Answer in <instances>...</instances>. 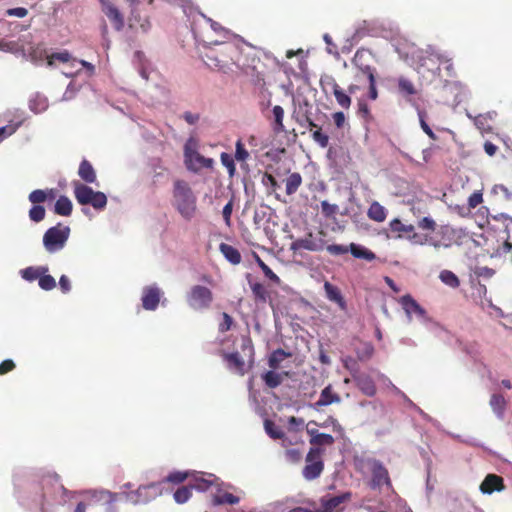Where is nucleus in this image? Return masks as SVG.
Here are the masks:
<instances>
[{"mask_svg": "<svg viewBox=\"0 0 512 512\" xmlns=\"http://www.w3.org/2000/svg\"><path fill=\"white\" fill-rule=\"evenodd\" d=\"M251 50L252 46L226 30V52L230 60L249 78L253 85L262 89L265 85L264 75L258 71L256 65V63H260V60L251 55Z\"/></svg>", "mask_w": 512, "mask_h": 512, "instance_id": "f257e3e1", "label": "nucleus"}, {"mask_svg": "<svg viewBox=\"0 0 512 512\" xmlns=\"http://www.w3.org/2000/svg\"><path fill=\"white\" fill-rule=\"evenodd\" d=\"M193 35L195 40L202 44L201 55L205 64L211 70L220 71L223 68L222 57L224 53L221 49L223 42L212 39V37L198 30L197 27H193Z\"/></svg>", "mask_w": 512, "mask_h": 512, "instance_id": "f03ea898", "label": "nucleus"}, {"mask_svg": "<svg viewBox=\"0 0 512 512\" xmlns=\"http://www.w3.org/2000/svg\"><path fill=\"white\" fill-rule=\"evenodd\" d=\"M173 206L186 220H190L196 213V197L190 186L183 180L174 182Z\"/></svg>", "mask_w": 512, "mask_h": 512, "instance_id": "7ed1b4c3", "label": "nucleus"}, {"mask_svg": "<svg viewBox=\"0 0 512 512\" xmlns=\"http://www.w3.org/2000/svg\"><path fill=\"white\" fill-rule=\"evenodd\" d=\"M292 357V353L289 351H285L282 348L275 349L268 356V366L270 370L264 372L261 375L264 384L269 389H275L282 384L285 377L289 375L288 372H278L277 370L281 368L282 362L286 358Z\"/></svg>", "mask_w": 512, "mask_h": 512, "instance_id": "20e7f679", "label": "nucleus"}, {"mask_svg": "<svg viewBox=\"0 0 512 512\" xmlns=\"http://www.w3.org/2000/svg\"><path fill=\"white\" fill-rule=\"evenodd\" d=\"M254 363V348L252 345L243 344L240 351L226 354L228 369L240 376L247 373Z\"/></svg>", "mask_w": 512, "mask_h": 512, "instance_id": "39448f33", "label": "nucleus"}, {"mask_svg": "<svg viewBox=\"0 0 512 512\" xmlns=\"http://www.w3.org/2000/svg\"><path fill=\"white\" fill-rule=\"evenodd\" d=\"M74 196L81 205H91L96 210H102L107 205V197L103 192L94 191L91 187L78 181L73 182Z\"/></svg>", "mask_w": 512, "mask_h": 512, "instance_id": "423d86ee", "label": "nucleus"}, {"mask_svg": "<svg viewBox=\"0 0 512 512\" xmlns=\"http://www.w3.org/2000/svg\"><path fill=\"white\" fill-rule=\"evenodd\" d=\"M70 235V228L66 225L58 223L56 226L49 228L43 236V244L45 249L50 252H56L62 249Z\"/></svg>", "mask_w": 512, "mask_h": 512, "instance_id": "0eeeda50", "label": "nucleus"}, {"mask_svg": "<svg viewBox=\"0 0 512 512\" xmlns=\"http://www.w3.org/2000/svg\"><path fill=\"white\" fill-rule=\"evenodd\" d=\"M162 493V482H154L148 485H141L138 489L125 493V499L134 505L145 504L162 495Z\"/></svg>", "mask_w": 512, "mask_h": 512, "instance_id": "6e6552de", "label": "nucleus"}, {"mask_svg": "<svg viewBox=\"0 0 512 512\" xmlns=\"http://www.w3.org/2000/svg\"><path fill=\"white\" fill-rule=\"evenodd\" d=\"M198 142L195 138L190 137L184 146L185 164L188 169L198 171L202 168L212 166L213 160L205 158L197 152Z\"/></svg>", "mask_w": 512, "mask_h": 512, "instance_id": "1a4fd4ad", "label": "nucleus"}, {"mask_svg": "<svg viewBox=\"0 0 512 512\" xmlns=\"http://www.w3.org/2000/svg\"><path fill=\"white\" fill-rule=\"evenodd\" d=\"M324 450L319 447H311L306 455V465L302 470L303 477L308 480L318 478L324 470V462L322 456Z\"/></svg>", "mask_w": 512, "mask_h": 512, "instance_id": "9d476101", "label": "nucleus"}, {"mask_svg": "<svg viewBox=\"0 0 512 512\" xmlns=\"http://www.w3.org/2000/svg\"><path fill=\"white\" fill-rule=\"evenodd\" d=\"M396 81L398 94L416 110L421 109V90L415 86L414 82L404 76L398 77Z\"/></svg>", "mask_w": 512, "mask_h": 512, "instance_id": "9b49d317", "label": "nucleus"}, {"mask_svg": "<svg viewBox=\"0 0 512 512\" xmlns=\"http://www.w3.org/2000/svg\"><path fill=\"white\" fill-rule=\"evenodd\" d=\"M369 465L371 471L370 488L380 490L382 486H386L387 489L393 491L392 481L387 468L376 459L369 460Z\"/></svg>", "mask_w": 512, "mask_h": 512, "instance_id": "f8f14e48", "label": "nucleus"}, {"mask_svg": "<svg viewBox=\"0 0 512 512\" xmlns=\"http://www.w3.org/2000/svg\"><path fill=\"white\" fill-rule=\"evenodd\" d=\"M389 229L396 233L395 238H406L413 244L424 245L427 242V236H420L415 232L412 224H404L399 218H394L389 222Z\"/></svg>", "mask_w": 512, "mask_h": 512, "instance_id": "ddd939ff", "label": "nucleus"}, {"mask_svg": "<svg viewBox=\"0 0 512 512\" xmlns=\"http://www.w3.org/2000/svg\"><path fill=\"white\" fill-rule=\"evenodd\" d=\"M325 93H331L336 99L338 105L344 109L351 106V97L339 86L332 76H326L320 81Z\"/></svg>", "mask_w": 512, "mask_h": 512, "instance_id": "4468645a", "label": "nucleus"}, {"mask_svg": "<svg viewBox=\"0 0 512 512\" xmlns=\"http://www.w3.org/2000/svg\"><path fill=\"white\" fill-rule=\"evenodd\" d=\"M212 301L211 291L200 285L192 287L187 302L193 309H203L209 306Z\"/></svg>", "mask_w": 512, "mask_h": 512, "instance_id": "2eb2a0df", "label": "nucleus"}, {"mask_svg": "<svg viewBox=\"0 0 512 512\" xmlns=\"http://www.w3.org/2000/svg\"><path fill=\"white\" fill-rule=\"evenodd\" d=\"M189 485L191 489L201 492L209 491L213 488L218 489V478L213 474H204L201 472H194L190 475Z\"/></svg>", "mask_w": 512, "mask_h": 512, "instance_id": "dca6fc26", "label": "nucleus"}, {"mask_svg": "<svg viewBox=\"0 0 512 512\" xmlns=\"http://www.w3.org/2000/svg\"><path fill=\"white\" fill-rule=\"evenodd\" d=\"M101 10L111 21L116 31L124 28V17L119 9L110 0H99Z\"/></svg>", "mask_w": 512, "mask_h": 512, "instance_id": "f3484780", "label": "nucleus"}, {"mask_svg": "<svg viewBox=\"0 0 512 512\" xmlns=\"http://www.w3.org/2000/svg\"><path fill=\"white\" fill-rule=\"evenodd\" d=\"M372 59V53L366 49H359L356 51L353 64L369 79L375 77V68L370 65Z\"/></svg>", "mask_w": 512, "mask_h": 512, "instance_id": "a211bd4d", "label": "nucleus"}, {"mask_svg": "<svg viewBox=\"0 0 512 512\" xmlns=\"http://www.w3.org/2000/svg\"><path fill=\"white\" fill-rule=\"evenodd\" d=\"M193 27H197L198 30L202 31L206 35L211 37V32L221 33L223 28L220 24L213 22L211 19L207 18L202 13H196L193 16L191 22V31L193 32Z\"/></svg>", "mask_w": 512, "mask_h": 512, "instance_id": "6ab92c4d", "label": "nucleus"}, {"mask_svg": "<svg viewBox=\"0 0 512 512\" xmlns=\"http://www.w3.org/2000/svg\"><path fill=\"white\" fill-rule=\"evenodd\" d=\"M162 291L155 285L147 286L142 292V306L145 310H155L160 302Z\"/></svg>", "mask_w": 512, "mask_h": 512, "instance_id": "aec40b11", "label": "nucleus"}, {"mask_svg": "<svg viewBox=\"0 0 512 512\" xmlns=\"http://www.w3.org/2000/svg\"><path fill=\"white\" fill-rule=\"evenodd\" d=\"M353 380L357 388L366 396L373 397L376 392V385L372 377L365 373L354 372Z\"/></svg>", "mask_w": 512, "mask_h": 512, "instance_id": "412c9836", "label": "nucleus"}, {"mask_svg": "<svg viewBox=\"0 0 512 512\" xmlns=\"http://www.w3.org/2000/svg\"><path fill=\"white\" fill-rule=\"evenodd\" d=\"M399 303L409 318L412 314H416L422 319L426 318V310L410 294L402 296L399 299Z\"/></svg>", "mask_w": 512, "mask_h": 512, "instance_id": "4be33fe9", "label": "nucleus"}, {"mask_svg": "<svg viewBox=\"0 0 512 512\" xmlns=\"http://www.w3.org/2000/svg\"><path fill=\"white\" fill-rule=\"evenodd\" d=\"M505 489L504 480L497 474H488L480 484V491L483 494L501 492Z\"/></svg>", "mask_w": 512, "mask_h": 512, "instance_id": "5701e85b", "label": "nucleus"}, {"mask_svg": "<svg viewBox=\"0 0 512 512\" xmlns=\"http://www.w3.org/2000/svg\"><path fill=\"white\" fill-rule=\"evenodd\" d=\"M341 397L333 390L331 384L327 385L320 393L319 399L314 403V408L319 410L321 407L331 405L333 403H340Z\"/></svg>", "mask_w": 512, "mask_h": 512, "instance_id": "b1692460", "label": "nucleus"}, {"mask_svg": "<svg viewBox=\"0 0 512 512\" xmlns=\"http://www.w3.org/2000/svg\"><path fill=\"white\" fill-rule=\"evenodd\" d=\"M324 290H325V294H326V297L328 300L336 303L341 310L346 309V302L344 300V297L341 294L340 289L337 286L326 281L324 283Z\"/></svg>", "mask_w": 512, "mask_h": 512, "instance_id": "393cba45", "label": "nucleus"}, {"mask_svg": "<svg viewBox=\"0 0 512 512\" xmlns=\"http://www.w3.org/2000/svg\"><path fill=\"white\" fill-rule=\"evenodd\" d=\"M351 493L346 492L338 496L330 497V498H322L321 506L324 512H333L336 510L342 503L350 500Z\"/></svg>", "mask_w": 512, "mask_h": 512, "instance_id": "a878e982", "label": "nucleus"}, {"mask_svg": "<svg viewBox=\"0 0 512 512\" xmlns=\"http://www.w3.org/2000/svg\"><path fill=\"white\" fill-rule=\"evenodd\" d=\"M293 249H304L308 251H320L323 249V242L316 241L313 239L312 234H309L305 238L296 240L293 243Z\"/></svg>", "mask_w": 512, "mask_h": 512, "instance_id": "bb28decb", "label": "nucleus"}, {"mask_svg": "<svg viewBox=\"0 0 512 512\" xmlns=\"http://www.w3.org/2000/svg\"><path fill=\"white\" fill-rule=\"evenodd\" d=\"M78 175L86 183H95L97 179L95 169L93 168L92 164L86 159H83L80 162Z\"/></svg>", "mask_w": 512, "mask_h": 512, "instance_id": "cd10ccee", "label": "nucleus"}, {"mask_svg": "<svg viewBox=\"0 0 512 512\" xmlns=\"http://www.w3.org/2000/svg\"><path fill=\"white\" fill-rule=\"evenodd\" d=\"M367 216L369 219L381 223L387 217V210L378 201H373L368 208Z\"/></svg>", "mask_w": 512, "mask_h": 512, "instance_id": "c85d7f7f", "label": "nucleus"}, {"mask_svg": "<svg viewBox=\"0 0 512 512\" xmlns=\"http://www.w3.org/2000/svg\"><path fill=\"white\" fill-rule=\"evenodd\" d=\"M264 427L266 433L272 438V439H282V445L284 447H287L291 442H288L285 438V434L281 428L276 426V424L269 419H266L264 422Z\"/></svg>", "mask_w": 512, "mask_h": 512, "instance_id": "c756f323", "label": "nucleus"}, {"mask_svg": "<svg viewBox=\"0 0 512 512\" xmlns=\"http://www.w3.org/2000/svg\"><path fill=\"white\" fill-rule=\"evenodd\" d=\"M250 288L256 302L266 303L270 298L267 287L260 282L250 283Z\"/></svg>", "mask_w": 512, "mask_h": 512, "instance_id": "7c9ffc66", "label": "nucleus"}, {"mask_svg": "<svg viewBox=\"0 0 512 512\" xmlns=\"http://www.w3.org/2000/svg\"><path fill=\"white\" fill-rule=\"evenodd\" d=\"M130 26L139 25L140 29L146 33L151 28V23L148 18H142L137 10V6L131 8Z\"/></svg>", "mask_w": 512, "mask_h": 512, "instance_id": "2f4dec72", "label": "nucleus"}, {"mask_svg": "<svg viewBox=\"0 0 512 512\" xmlns=\"http://www.w3.org/2000/svg\"><path fill=\"white\" fill-rule=\"evenodd\" d=\"M302 184V176L298 172L291 173L285 179V188L287 195H293L297 192Z\"/></svg>", "mask_w": 512, "mask_h": 512, "instance_id": "473e14b6", "label": "nucleus"}, {"mask_svg": "<svg viewBox=\"0 0 512 512\" xmlns=\"http://www.w3.org/2000/svg\"><path fill=\"white\" fill-rule=\"evenodd\" d=\"M72 202L66 196H60L54 206V211L56 214L61 216H69L72 213Z\"/></svg>", "mask_w": 512, "mask_h": 512, "instance_id": "72a5a7b5", "label": "nucleus"}, {"mask_svg": "<svg viewBox=\"0 0 512 512\" xmlns=\"http://www.w3.org/2000/svg\"><path fill=\"white\" fill-rule=\"evenodd\" d=\"M490 406L494 413L502 417L507 406V401L503 395L495 393L490 398Z\"/></svg>", "mask_w": 512, "mask_h": 512, "instance_id": "f704fd0d", "label": "nucleus"}, {"mask_svg": "<svg viewBox=\"0 0 512 512\" xmlns=\"http://www.w3.org/2000/svg\"><path fill=\"white\" fill-rule=\"evenodd\" d=\"M350 252L355 258L365 259L367 261H373L376 258L374 252L354 243L350 244Z\"/></svg>", "mask_w": 512, "mask_h": 512, "instance_id": "c9c22d12", "label": "nucleus"}, {"mask_svg": "<svg viewBox=\"0 0 512 512\" xmlns=\"http://www.w3.org/2000/svg\"><path fill=\"white\" fill-rule=\"evenodd\" d=\"M190 472L173 471L167 475L161 482L162 485L165 483L180 484L185 480L190 479Z\"/></svg>", "mask_w": 512, "mask_h": 512, "instance_id": "e433bc0d", "label": "nucleus"}, {"mask_svg": "<svg viewBox=\"0 0 512 512\" xmlns=\"http://www.w3.org/2000/svg\"><path fill=\"white\" fill-rule=\"evenodd\" d=\"M192 496V489L190 485L179 487L173 494V498L176 503L184 504L186 503Z\"/></svg>", "mask_w": 512, "mask_h": 512, "instance_id": "4c0bfd02", "label": "nucleus"}, {"mask_svg": "<svg viewBox=\"0 0 512 512\" xmlns=\"http://www.w3.org/2000/svg\"><path fill=\"white\" fill-rule=\"evenodd\" d=\"M440 280L451 288H458L460 285L457 275L450 270H443L439 275Z\"/></svg>", "mask_w": 512, "mask_h": 512, "instance_id": "58836bf2", "label": "nucleus"}, {"mask_svg": "<svg viewBox=\"0 0 512 512\" xmlns=\"http://www.w3.org/2000/svg\"><path fill=\"white\" fill-rule=\"evenodd\" d=\"M47 270L48 269L46 267H28L21 271V275L27 281H34L39 279L40 275L46 273Z\"/></svg>", "mask_w": 512, "mask_h": 512, "instance_id": "ea45409f", "label": "nucleus"}, {"mask_svg": "<svg viewBox=\"0 0 512 512\" xmlns=\"http://www.w3.org/2000/svg\"><path fill=\"white\" fill-rule=\"evenodd\" d=\"M273 116H274V126H273V129L275 132H281L284 130V125H283V118H284V109L279 106V105H276L273 107Z\"/></svg>", "mask_w": 512, "mask_h": 512, "instance_id": "a19ab883", "label": "nucleus"}, {"mask_svg": "<svg viewBox=\"0 0 512 512\" xmlns=\"http://www.w3.org/2000/svg\"><path fill=\"white\" fill-rule=\"evenodd\" d=\"M254 257L256 259L258 266L263 271L264 275L272 282L279 284L280 278L270 269V267L266 265L265 262L256 253H254Z\"/></svg>", "mask_w": 512, "mask_h": 512, "instance_id": "79ce46f5", "label": "nucleus"}, {"mask_svg": "<svg viewBox=\"0 0 512 512\" xmlns=\"http://www.w3.org/2000/svg\"><path fill=\"white\" fill-rule=\"evenodd\" d=\"M417 114L419 117L420 126H421L422 130L426 133V135L430 139L436 140L437 137H436L435 133L432 131V129L426 122L427 112L423 109H418Z\"/></svg>", "mask_w": 512, "mask_h": 512, "instance_id": "37998d69", "label": "nucleus"}, {"mask_svg": "<svg viewBox=\"0 0 512 512\" xmlns=\"http://www.w3.org/2000/svg\"><path fill=\"white\" fill-rule=\"evenodd\" d=\"M357 358L360 361L369 360L374 354V347L371 343H364L361 348L356 351Z\"/></svg>", "mask_w": 512, "mask_h": 512, "instance_id": "c03bdc74", "label": "nucleus"}, {"mask_svg": "<svg viewBox=\"0 0 512 512\" xmlns=\"http://www.w3.org/2000/svg\"><path fill=\"white\" fill-rule=\"evenodd\" d=\"M357 114L360 118H362L366 123H370L373 121V116L370 112V108L368 104L364 101L358 102V110Z\"/></svg>", "mask_w": 512, "mask_h": 512, "instance_id": "a18cd8bd", "label": "nucleus"}, {"mask_svg": "<svg viewBox=\"0 0 512 512\" xmlns=\"http://www.w3.org/2000/svg\"><path fill=\"white\" fill-rule=\"evenodd\" d=\"M225 257H226V260L229 261L233 265H237L241 262L240 252L236 248L229 246V245H226Z\"/></svg>", "mask_w": 512, "mask_h": 512, "instance_id": "49530a36", "label": "nucleus"}, {"mask_svg": "<svg viewBox=\"0 0 512 512\" xmlns=\"http://www.w3.org/2000/svg\"><path fill=\"white\" fill-rule=\"evenodd\" d=\"M417 226L423 231L433 233L436 230L437 224L433 218L423 217L417 222Z\"/></svg>", "mask_w": 512, "mask_h": 512, "instance_id": "de8ad7c7", "label": "nucleus"}, {"mask_svg": "<svg viewBox=\"0 0 512 512\" xmlns=\"http://www.w3.org/2000/svg\"><path fill=\"white\" fill-rule=\"evenodd\" d=\"M39 286L46 291L52 290L56 287V281L51 275L42 274L38 279Z\"/></svg>", "mask_w": 512, "mask_h": 512, "instance_id": "09e8293b", "label": "nucleus"}, {"mask_svg": "<svg viewBox=\"0 0 512 512\" xmlns=\"http://www.w3.org/2000/svg\"><path fill=\"white\" fill-rule=\"evenodd\" d=\"M335 442V439L332 435L321 433L317 439L313 442L312 447H319L322 448V446H331Z\"/></svg>", "mask_w": 512, "mask_h": 512, "instance_id": "8fccbe9b", "label": "nucleus"}, {"mask_svg": "<svg viewBox=\"0 0 512 512\" xmlns=\"http://www.w3.org/2000/svg\"><path fill=\"white\" fill-rule=\"evenodd\" d=\"M234 158L235 160L242 163H244L249 158V152L247 151V149L245 148L244 144L240 139L236 142V151L234 154Z\"/></svg>", "mask_w": 512, "mask_h": 512, "instance_id": "3c124183", "label": "nucleus"}, {"mask_svg": "<svg viewBox=\"0 0 512 512\" xmlns=\"http://www.w3.org/2000/svg\"><path fill=\"white\" fill-rule=\"evenodd\" d=\"M29 218L33 222H40L45 218V208L41 205H34L29 210Z\"/></svg>", "mask_w": 512, "mask_h": 512, "instance_id": "603ef678", "label": "nucleus"}, {"mask_svg": "<svg viewBox=\"0 0 512 512\" xmlns=\"http://www.w3.org/2000/svg\"><path fill=\"white\" fill-rule=\"evenodd\" d=\"M72 56L68 51L53 53L48 57V65H53L54 61L62 63L69 62Z\"/></svg>", "mask_w": 512, "mask_h": 512, "instance_id": "864d4df0", "label": "nucleus"}, {"mask_svg": "<svg viewBox=\"0 0 512 512\" xmlns=\"http://www.w3.org/2000/svg\"><path fill=\"white\" fill-rule=\"evenodd\" d=\"M48 193L44 190L37 189L29 194V201L33 204H39L46 201Z\"/></svg>", "mask_w": 512, "mask_h": 512, "instance_id": "5fc2aeb1", "label": "nucleus"}, {"mask_svg": "<svg viewBox=\"0 0 512 512\" xmlns=\"http://www.w3.org/2000/svg\"><path fill=\"white\" fill-rule=\"evenodd\" d=\"M326 249L331 255H344L350 251V246L331 244L328 245Z\"/></svg>", "mask_w": 512, "mask_h": 512, "instance_id": "6e6d98bb", "label": "nucleus"}, {"mask_svg": "<svg viewBox=\"0 0 512 512\" xmlns=\"http://www.w3.org/2000/svg\"><path fill=\"white\" fill-rule=\"evenodd\" d=\"M318 426H320V427L332 426L333 431L338 432V433L343 432V427L338 422V420L336 418H334L333 416H329L323 423L318 424Z\"/></svg>", "mask_w": 512, "mask_h": 512, "instance_id": "4d7b16f0", "label": "nucleus"}, {"mask_svg": "<svg viewBox=\"0 0 512 512\" xmlns=\"http://www.w3.org/2000/svg\"><path fill=\"white\" fill-rule=\"evenodd\" d=\"M285 457L290 463H298L302 459V452L296 448L287 449L285 452Z\"/></svg>", "mask_w": 512, "mask_h": 512, "instance_id": "13d9d810", "label": "nucleus"}, {"mask_svg": "<svg viewBox=\"0 0 512 512\" xmlns=\"http://www.w3.org/2000/svg\"><path fill=\"white\" fill-rule=\"evenodd\" d=\"M313 140L318 143L322 148L327 147L329 143L328 135L322 133L321 129L315 130L312 134Z\"/></svg>", "mask_w": 512, "mask_h": 512, "instance_id": "bf43d9fd", "label": "nucleus"}, {"mask_svg": "<svg viewBox=\"0 0 512 512\" xmlns=\"http://www.w3.org/2000/svg\"><path fill=\"white\" fill-rule=\"evenodd\" d=\"M483 202V195L480 191L473 192L468 198V206L471 209L476 208Z\"/></svg>", "mask_w": 512, "mask_h": 512, "instance_id": "052dcab7", "label": "nucleus"}, {"mask_svg": "<svg viewBox=\"0 0 512 512\" xmlns=\"http://www.w3.org/2000/svg\"><path fill=\"white\" fill-rule=\"evenodd\" d=\"M263 184L266 186H270L272 191L275 192L279 188V184L276 180V178L269 173H265L263 176Z\"/></svg>", "mask_w": 512, "mask_h": 512, "instance_id": "680f3d73", "label": "nucleus"}, {"mask_svg": "<svg viewBox=\"0 0 512 512\" xmlns=\"http://www.w3.org/2000/svg\"><path fill=\"white\" fill-rule=\"evenodd\" d=\"M368 81H369L368 97L371 100H376L378 98V90L376 87V78L370 77L368 79Z\"/></svg>", "mask_w": 512, "mask_h": 512, "instance_id": "e2e57ef3", "label": "nucleus"}, {"mask_svg": "<svg viewBox=\"0 0 512 512\" xmlns=\"http://www.w3.org/2000/svg\"><path fill=\"white\" fill-rule=\"evenodd\" d=\"M16 367L15 363L11 359H6L0 363V375H4L11 372Z\"/></svg>", "mask_w": 512, "mask_h": 512, "instance_id": "0e129e2a", "label": "nucleus"}, {"mask_svg": "<svg viewBox=\"0 0 512 512\" xmlns=\"http://www.w3.org/2000/svg\"><path fill=\"white\" fill-rule=\"evenodd\" d=\"M442 234L443 236H449V238L451 237H455L457 239L461 238V234H462V231L461 230H457L453 227H450V226H443L442 227Z\"/></svg>", "mask_w": 512, "mask_h": 512, "instance_id": "69168bd1", "label": "nucleus"}, {"mask_svg": "<svg viewBox=\"0 0 512 512\" xmlns=\"http://www.w3.org/2000/svg\"><path fill=\"white\" fill-rule=\"evenodd\" d=\"M494 270L489 267H477L475 269V275L477 277L491 278L494 275Z\"/></svg>", "mask_w": 512, "mask_h": 512, "instance_id": "338daca9", "label": "nucleus"}, {"mask_svg": "<svg viewBox=\"0 0 512 512\" xmlns=\"http://www.w3.org/2000/svg\"><path fill=\"white\" fill-rule=\"evenodd\" d=\"M8 16H15L18 18H23L27 16L28 10L24 7L11 8L6 11Z\"/></svg>", "mask_w": 512, "mask_h": 512, "instance_id": "774afa93", "label": "nucleus"}]
</instances>
